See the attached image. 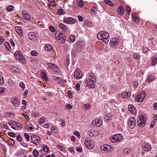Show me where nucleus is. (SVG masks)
I'll return each mask as SVG.
<instances>
[{
	"mask_svg": "<svg viewBox=\"0 0 157 157\" xmlns=\"http://www.w3.org/2000/svg\"><path fill=\"white\" fill-rule=\"evenodd\" d=\"M97 37L98 40H102L105 44L108 43L109 39V33L105 31L99 32L97 34Z\"/></svg>",
	"mask_w": 157,
	"mask_h": 157,
	"instance_id": "1",
	"label": "nucleus"
},
{
	"mask_svg": "<svg viewBox=\"0 0 157 157\" xmlns=\"http://www.w3.org/2000/svg\"><path fill=\"white\" fill-rule=\"evenodd\" d=\"M146 120V118L145 115L143 114L139 115L137 119L138 125L140 127H143L145 124Z\"/></svg>",
	"mask_w": 157,
	"mask_h": 157,
	"instance_id": "2",
	"label": "nucleus"
},
{
	"mask_svg": "<svg viewBox=\"0 0 157 157\" xmlns=\"http://www.w3.org/2000/svg\"><path fill=\"white\" fill-rule=\"evenodd\" d=\"M14 56L17 60L21 61L22 63H26V59L21 51L16 52L14 54Z\"/></svg>",
	"mask_w": 157,
	"mask_h": 157,
	"instance_id": "3",
	"label": "nucleus"
},
{
	"mask_svg": "<svg viewBox=\"0 0 157 157\" xmlns=\"http://www.w3.org/2000/svg\"><path fill=\"white\" fill-rule=\"evenodd\" d=\"M8 124L12 128L15 130H20L22 128V125L20 123L13 121H9Z\"/></svg>",
	"mask_w": 157,
	"mask_h": 157,
	"instance_id": "4",
	"label": "nucleus"
},
{
	"mask_svg": "<svg viewBox=\"0 0 157 157\" xmlns=\"http://www.w3.org/2000/svg\"><path fill=\"white\" fill-rule=\"evenodd\" d=\"M55 37L57 40L61 43H64L66 40V36L62 33H56L55 35Z\"/></svg>",
	"mask_w": 157,
	"mask_h": 157,
	"instance_id": "5",
	"label": "nucleus"
},
{
	"mask_svg": "<svg viewBox=\"0 0 157 157\" xmlns=\"http://www.w3.org/2000/svg\"><path fill=\"white\" fill-rule=\"evenodd\" d=\"M123 139V136L120 134H116L113 135L110 138L112 143H114L121 141Z\"/></svg>",
	"mask_w": 157,
	"mask_h": 157,
	"instance_id": "6",
	"label": "nucleus"
},
{
	"mask_svg": "<svg viewBox=\"0 0 157 157\" xmlns=\"http://www.w3.org/2000/svg\"><path fill=\"white\" fill-rule=\"evenodd\" d=\"M145 96L146 94L145 92H143L136 97V101L138 102H141L144 100Z\"/></svg>",
	"mask_w": 157,
	"mask_h": 157,
	"instance_id": "7",
	"label": "nucleus"
},
{
	"mask_svg": "<svg viewBox=\"0 0 157 157\" xmlns=\"http://www.w3.org/2000/svg\"><path fill=\"white\" fill-rule=\"evenodd\" d=\"M101 149L104 151H113L114 150V148L113 147L109 145L105 144L101 146Z\"/></svg>",
	"mask_w": 157,
	"mask_h": 157,
	"instance_id": "8",
	"label": "nucleus"
},
{
	"mask_svg": "<svg viewBox=\"0 0 157 157\" xmlns=\"http://www.w3.org/2000/svg\"><path fill=\"white\" fill-rule=\"evenodd\" d=\"M22 14L25 19L27 20H29L33 22L34 20V18H31L30 15L29 14L26 10H23L22 12Z\"/></svg>",
	"mask_w": 157,
	"mask_h": 157,
	"instance_id": "9",
	"label": "nucleus"
},
{
	"mask_svg": "<svg viewBox=\"0 0 157 157\" xmlns=\"http://www.w3.org/2000/svg\"><path fill=\"white\" fill-rule=\"evenodd\" d=\"M76 20L75 19L71 17H67L63 19V22L67 24H73L76 23Z\"/></svg>",
	"mask_w": 157,
	"mask_h": 157,
	"instance_id": "10",
	"label": "nucleus"
},
{
	"mask_svg": "<svg viewBox=\"0 0 157 157\" xmlns=\"http://www.w3.org/2000/svg\"><path fill=\"white\" fill-rule=\"evenodd\" d=\"M82 73L80 70L78 69H76L74 72V77L77 79H79L82 78Z\"/></svg>",
	"mask_w": 157,
	"mask_h": 157,
	"instance_id": "11",
	"label": "nucleus"
},
{
	"mask_svg": "<svg viewBox=\"0 0 157 157\" xmlns=\"http://www.w3.org/2000/svg\"><path fill=\"white\" fill-rule=\"evenodd\" d=\"M82 48L76 46L73 49L72 54L73 56H76L80 53Z\"/></svg>",
	"mask_w": 157,
	"mask_h": 157,
	"instance_id": "12",
	"label": "nucleus"
},
{
	"mask_svg": "<svg viewBox=\"0 0 157 157\" xmlns=\"http://www.w3.org/2000/svg\"><path fill=\"white\" fill-rule=\"evenodd\" d=\"M119 43V40L116 38L113 37L111 39L109 42L110 45L112 47L116 46Z\"/></svg>",
	"mask_w": 157,
	"mask_h": 157,
	"instance_id": "13",
	"label": "nucleus"
},
{
	"mask_svg": "<svg viewBox=\"0 0 157 157\" xmlns=\"http://www.w3.org/2000/svg\"><path fill=\"white\" fill-rule=\"evenodd\" d=\"M32 142L36 145H38L40 142L39 137L36 135H33L31 137Z\"/></svg>",
	"mask_w": 157,
	"mask_h": 157,
	"instance_id": "14",
	"label": "nucleus"
},
{
	"mask_svg": "<svg viewBox=\"0 0 157 157\" xmlns=\"http://www.w3.org/2000/svg\"><path fill=\"white\" fill-rule=\"evenodd\" d=\"M128 125L131 128H133L136 126V120L134 117H131L128 121Z\"/></svg>",
	"mask_w": 157,
	"mask_h": 157,
	"instance_id": "15",
	"label": "nucleus"
},
{
	"mask_svg": "<svg viewBox=\"0 0 157 157\" xmlns=\"http://www.w3.org/2000/svg\"><path fill=\"white\" fill-rule=\"evenodd\" d=\"M143 150L145 151H149L151 149V144L145 142L142 145Z\"/></svg>",
	"mask_w": 157,
	"mask_h": 157,
	"instance_id": "16",
	"label": "nucleus"
},
{
	"mask_svg": "<svg viewBox=\"0 0 157 157\" xmlns=\"http://www.w3.org/2000/svg\"><path fill=\"white\" fill-rule=\"evenodd\" d=\"M85 145L86 147L88 149H90L94 147V145L91 141L88 140H86L85 141Z\"/></svg>",
	"mask_w": 157,
	"mask_h": 157,
	"instance_id": "17",
	"label": "nucleus"
},
{
	"mask_svg": "<svg viewBox=\"0 0 157 157\" xmlns=\"http://www.w3.org/2000/svg\"><path fill=\"white\" fill-rule=\"evenodd\" d=\"M28 36L30 40L33 42L37 40V36L36 34L33 32H30L28 34Z\"/></svg>",
	"mask_w": 157,
	"mask_h": 157,
	"instance_id": "18",
	"label": "nucleus"
},
{
	"mask_svg": "<svg viewBox=\"0 0 157 157\" xmlns=\"http://www.w3.org/2000/svg\"><path fill=\"white\" fill-rule=\"evenodd\" d=\"M102 121L101 120L98 119L93 120L92 121V123L93 125H96L98 127L101 126L102 124Z\"/></svg>",
	"mask_w": 157,
	"mask_h": 157,
	"instance_id": "19",
	"label": "nucleus"
},
{
	"mask_svg": "<svg viewBox=\"0 0 157 157\" xmlns=\"http://www.w3.org/2000/svg\"><path fill=\"white\" fill-rule=\"evenodd\" d=\"M86 80L88 81H96V78L93 73H89L87 76Z\"/></svg>",
	"mask_w": 157,
	"mask_h": 157,
	"instance_id": "20",
	"label": "nucleus"
},
{
	"mask_svg": "<svg viewBox=\"0 0 157 157\" xmlns=\"http://www.w3.org/2000/svg\"><path fill=\"white\" fill-rule=\"evenodd\" d=\"M128 109L130 113L133 115H135L136 113V110L135 109L134 106L132 104H129L128 106Z\"/></svg>",
	"mask_w": 157,
	"mask_h": 157,
	"instance_id": "21",
	"label": "nucleus"
},
{
	"mask_svg": "<svg viewBox=\"0 0 157 157\" xmlns=\"http://www.w3.org/2000/svg\"><path fill=\"white\" fill-rule=\"evenodd\" d=\"M96 81H88V80H86L87 86L89 88H94L95 86L94 82Z\"/></svg>",
	"mask_w": 157,
	"mask_h": 157,
	"instance_id": "22",
	"label": "nucleus"
},
{
	"mask_svg": "<svg viewBox=\"0 0 157 157\" xmlns=\"http://www.w3.org/2000/svg\"><path fill=\"white\" fill-rule=\"evenodd\" d=\"M12 102L13 105L15 107H18L19 105L20 101L17 98H13L12 99Z\"/></svg>",
	"mask_w": 157,
	"mask_h": 157,
	"instance_id": "23",
	"label": "nucleus"
},
{
	"mask_svg": "<svg viewBox=\"0 0 157 157\" xmlns=\"http://www.w3.org/2000/svg\"><path fill=\"white\" fill-rule=\"evenodd\" d=\"M15 30L20 37H23V32H22L21 28L20 27H15Z\"/></svg>",
	"mask_w": 157,
	"mask_h": 157,
	"instance_id": "24",
	"label": "nucleus"
},
{
	"mask_svg": "<svg viewBox=\"0 0 157 157\" xmlns=\"http://www.w3.org/2000/svg\"><path fill=\"white\" fill-rule=\"evenodd\" d=\"M117 12L118 13L121 15H123L124 13V10L123 6L122 5H120L118 8Z\"/></svg>",
	"mask_w": 157,
	"mask_h": 157,
	"instance_id": "25",
	"label": "nucleus"
},
{
	"mask_svg": "<svg viewBox=\"0 0 157 157\" xmlns=\"http://www.w3.org/2000/svg\"><path fill=\"white\" fill-rule=\"evenodd\" d=\"M54 79L57 82L58 84H63L64 82L63 79L59 77L55 76L54 77Z\"/></svg>",
	"mask_w": 157,
	"mask_h": 157,
	"instance_id": "26",
	"label": "nucleus"
},
{
	"mask_svg": "<svg viewBox=\"0 0 157 157\" xmlns=\"http://www.w3.org/2000/svg\"><path fill=\"white\" fill-rule=\"evenodd\" d=\"M131 93L129 92L126 91L123 92L122 94V97L123 98H129L131 96Z\"/></svg>",
	"mask_w": 157,
	"mask_h": 157,
	"instance_id": "27",
	"label": "nucleus"
},
{
	"mask_svg": "<svg viewBox=\"0 0 157 157\" xmlns=\"http://www.w3.org/2000/svg\"><path fill=\"white\" fill-rule=\"evenodd\" d=\"M84 42L82 40H78L76 44V45L78 47L82 48L84 47Z\"/></svg>",
	"mask_w": 157,
	"mask_h": 157,
	"instance_id": "28",
	"label": "nucleus"
},
{
	"mask_svg": "<svg viewBox=\"0 0 157 157\" xmlns=\"http://www.w3.org/2000/svg\"><path fill=\"white\" fill-rule=\"evenodd\" d=\"M155 79V77L153 75H149L147 79V80L149 82H151Z\"/></svg>",
	"mask_w": 157,
	"mask_h": 157,
	"instance_id": "29",
	"label": "nucleus"
},
{
	"mask_svg": "<svg viewBox=\"0 0 157 157\" xmlns=\"http://www.w3.org/2000/svg\"><path fill=\"white\" fill-rule=\"evenodd\" d=\"M53 46L49 44H46L45 46V50L47 51H51L53 49Z\"/></svg>",
	"mask_w": 157,
	"mask_h": 157,
	"instance_id": "30",
	"label": "nucleus"
},
{
	"mask_svg": "<svg viewBox=\"0 0 157 157\" xmlns=\"http://www.w3.org/2000/svg\"><path fill=\"white\" fill-rule=\"evenodd\" d=\"M11 70L13 73L15 74H19L20 72V69L17 67H13L11 68Z\"/></svg>",
	"mask_w": 157,
	"mask_h": 157,
	"instance_id": "31",
	"label": "nucleus"
},
{
	"mask_svg": "<svg viewBox=\"0 0 157 157\" xmlns=\"http://www.w3.org/2000/svg\"><path fill=\"white\" fill-rule=\"evenodd\" d=\"M157 63V56H153L151 58V65L152 66L155 65Z\"/></svg>",
	"mask_w": 157,
	"mask_h": 157,
	"instance_id": "32",
	"label": "nucleus"
},
{
	"mask_svg": "<svg viewBox=\"0 0 157 157\" xmlns=\"http://www.w3.org/2000/svg\"><path fill=\"white\" fill-rule=\"evenodd\" d=\"M59 28L63 31L66 32L67 31V28L65 25L63 23H60L59 24Z\"/></svg>",
	"mask_w": 157,
	"mask_h": 157,
	"instance_id": "33",
	"label": "nucleus"
},
{
	"mask_svg": "<svg viewBox=\"0 0 157 157\" xmlns=\"http://www.w3.org/2000/svg\"><path fill=\"white\" fill-rule=\"evenodd\" d=\"M48 5L49 7L53 6H55V3L54 0H48Z\"/></svg>",
	"mask_w": 157,
	"mask_h": 157,
	"instance_id": "34",
	"label": "nucleus"
},
{
	"mask_svg": "<svg viewBox=\"0 0 157 157\" xmlns=\"http://www.w3.org/2000/svg\"><path fill=\"white\" fill-rule=\"evenodd\" d=\"M98 10V8L97 6H94L91 9V12L94 14H95L97 13V12Z\"/></svg>",
	"mask_w": 157,
	"mask_h": 157,
	"instance_id": "35",
	"label": "nucleus"
},
{
	"mask_svg": "<svg viewBox=\"0 0 157 157\" xmlns=\"http://www.w3.org/2000/svg\"><path fill=\"white\" fill-rule=\"evenodd\" d=\"M133 20L136 22H139V20L137 16L135 14H133L132 16Z\"/></svg>",
	"mask_w": 157,
	"mask_h": 157,
	"instance_id": "36",
	"label": "nucleus"
},
{
	"mask_svg": "<svg viewBox=\"0 0 157 157\" xmlns=\"http://www.w3.org/2000/svg\"><path fill=\"white\" fill-rule=\"evenodd\" d=\"M33 155L35 157H37L39 155V152L36 149H34L33 152Z\"/></svg>",
	"mask_w": 157,
	"mask_h": 157,
	"instance_id": "37",
	"label": "nucleus"
},
{
	"mask_svg": "<svg viewBox=\"0 0 157 157\" xmlns=\"http://www.w3.org/2000/svg\"><path fill=\"white\" fill-rule=\"evenodd\" d=\"M47 64L48 65V68H50L52 70L53 69V68H54V67L56 65L55 64L50 63H48Z\"/></svg>",
	"mask_w": 157,
	"mask_h": 157,
	"instance_id": "38",
	"label": "nucleus"
},
{
	"mask_svg": "<svg viewBox=\"0 0 157 157\" xmlns=\"http://www.w3.org/2000/svg\"><path fill=\"white\" fill-rule=\"evenodd\" d=\"M105 3L111 6H114V4L113 2L110 0H104Z\"/></svg>",
	"mask_w": 157,
	"mask_h": 157,
	"instance_id": "39",
	"label": "nucleus"
},
{
	"mask_svg": "<svg viewBox=\"0 0 157 157\" xmlns=\"http://www.w3.org/2000/svg\"><path fill=\"white\" fill-rule=\"evenodd\" d=\"M57 12V14L59 15H63L65 13V12L62 9H58Z\"/></svg>",
	"mask_w": 157,
	"mask_h": 157,
	"instance_id": "40",
	"label": "nucleus"
},
{
	"mask_svg": "<svg viewBox=\"0 0 157 157\" xmlns=\"http://www.w3.org/2000/svg\"><path fill=\"white\" fill-rule=\"evenodd\" d=\"M4 45L6 47V49L7 50H10L11 49L10 46V44L8 42H5Z\"/></svg>",
	"mask_w": 157,
	"mask_h": 157,
	"instance_id": "41",
	"label": "nucleus"
},
{
	"mask_svg": "<svg viewBox=\"0 0 157 157\" xmlns=\"http://www.w3.org/2000/svg\"><path fill=\"white\" fill-rule=\"evenodd\" d=\"M133 56L134 58L136 59H139L140 57V55L137 53H134L133 54Z\"/></svg>",
	"mask_w": 157,
	"mask_h": 157,
	"instance_id": "42",
	"label": "nucleus"
},
{
	"mask_svg": "<svg viewBox=\"0 0 157 157\" xmlns=\"http://www.w3.org/2000/svg\"><path fill=\"white\" fill-rule=\"evenodd\" d=\"M69 39L70 42H73L75 40V37L74 35H71L69 36Z\"/></svg>",
	"mask_w": 157,
	"mask_h": 157,
	"instance_id": "43",
	"label": "nucleus"
},
{
	"mask_svg": "<svg viewBox=\"0 0 157 157\" xmlns=\"http://www.w3.org/2000/svg\"><path fill=\"white\" fill-rule=\"evenodd\" d=\"M52 69V71L55 72V73H58L59 71V69L57 66L56 65H55V66L54 67V68H53Z\"/></svg>",
	"mask_w": 157,
	"mask_h": 157,
	"instance_id": "44",
	"label": "nucleus"
},
{
	"mask_svg": "<svg viewBox=\"0 0 157 157\" xmlns=\"http://www.w3.org/2000/svg\"><path fill=\"white\" fill-rule=\"evenodd\" d=\"M31 55L34 56H37L38 53L36 51H32L30 52Z\"/></svg>",
	"mask_w": 157,
	"mask_h": 157,
	"instance_id": "45",
	"label": "nucleus"
},
{
	"mask_svg": "<svg viewBox=\"0 0 157 157\" xmlns=\"http://www.w3.org/2000/svg\"><path fill=\"white\" fill-rule=\"evenodd\" d=\"M6 116L7 117H14V115L13 114H12L10 112H8L6 113Z\"/></svg>",
	"mask_w": 157,
	"mask_h": 157,
	"instance_id": "46",
	"label": "nucleus"
},
{
	"mask_svg": "<svg viewBox=\"0 0 157 157\" xmlns=\"http://www.w3.org/2000/svg\"><path fill=\"white\" fill-rule=\"evenodd\" d=\"M84 109L86 110H88L90 108V105L88 104H86L84 106Z\"/></svg>",
	"mask_w": 157,
	"mask_h": 157,
	"instance_id": "47",
	"label": "nucleus"
},
{
	"mask_svg": "<svg viewBox=\"0 0 157 157\" xmlns=\"http://www.w3.org/2000/svg\"><path fill=\"white\" fill-rule=\"evenodd\" d=\"M7 10L8 11H11L13 10L14 7L13 6H9L7 7Z\"/></svg>",
	"mask_w": 157,
	"mask_h": 157,
	"instance_id": "48",
	"label": "nucleus"
},
{
	"mask_svg": "<svg viewBox=\"0 0 157 157\" xmlns=\"http://www.w3.org/2000/svg\"><path fill=\"white\" fill-rule=\"evenodd\" d=\"M8 83L10 86H12L14 84V82L11 79H9L8 80Z\"/></svg>",
	"mask_w": 157,
	"mask_h": 157,
	"instance_id": "49",
	"label": "nucleus"
},
{
	"mask_svg": "<svg viewBox=\"0 0 157 157\" xmlns=\"http://www.w3.org/2000/svg\"><path fill=\"white\" fill-rule=\"evenodd\" d=\"M45 121V118L44 117H42L40 118L39 120V123L41 124L44 123Z\"/></svg>",
	"mask_w": 157,
	"mask_h": 157,
	"instance_id": "50",
	"label": "nucleus"
},
{
	"mask_svg": "<svg viewBox=\"0 0 157 157\" xmlns=\"http://www.w3.org/2000/svg\"><path fill=\"white\" fill-rule=\"evenodd\" d=\"M125 10L126 11L128 12L127 13L129 15L131 12V9L129 6H126L125 7Z\"/></svg>",
	"mask_w": 157,
	"mask_h": 157,
	"instance_id": "51",
	"label": "nucleus"
},
{
	"mask_svg": "<svg viewBox=\"0 0 157 157\" xmlns=\"http://www.w3.org/2000/svg\"><path fill=\"white\" fill-rule=\"evenodd\" d=\"M130 150L129 149H126L124 151V154L125 155H128L130 153Z\"/></svg>",
	"mask_w": 157,
	"mask_h": 157,
	"instance_id": "52",
	"label": "nucleus"
},
{
	"mask_svg": "<svg viewBox=\"0 0 157 157\" xmlns=\"http://www.w3.org/2000/svg\"><path fill=\"white\" fill-rule=\"evenodd\" d=\"M19 86L23 89V90H24L25 89V86L24 83L23 82H20L19 83Z\"/></svg>",
	"mask_w": 157,
	"mask_h": 157,
	"instance_id": "53",
	"label": "nucleus"
},
{
	"mask_svg": "<svg viewBox=\"0 0 157 157\" xmlns=\"http://www.w3.org/2000/svg\"><path fill=\"white\" fill-rule=\"evenodd\" d=\"M8 135L9 136L13 137V138L15 137H16V134L14 132H9L8 133Z\"/></svg>",
	"mask_w": 157,
	"mask_h": 157,
	"instance_id": "54",
	"label": "nucleus"
},
{
	"mask_svg": "<svg viewBox=\"0 0 157 157\" xmlns=\"http://www.w3.org/2000/svg\"><path fill=\"white\" fill-rule=\"evenodd\" d=\"M43 150L46 152H48L49 151V149L47 145H45L43 147Z\"/></svg>",
	"mask_w": 157,
	"mask_h": 157,
	"instance_id": "55",
	"label": "nucleus"
},
{
	"mask_svg": "<svg viewBox=\"0 0 157 157\" xmlns=\"http://www.w3.org/2000/svg\"><path fill=\"white\" fill-rule=\"evenodd\" d=\"M24 136L25 139L27 140V141H29V135L27 133H25L24 134Z\"/></svg>",
	"mask_w": 157,
	"mask_h": 157,
	"instance_id": "56",
	"label": "nucleus"
},
{
	"mask_svg": "<svg viewBox=\"0 0 157 157\" xmlns=\"http://www.w3.org/2000/svg\"><path fill=\"white\" fill-rule=\"evenodd\" d=\"M4 40V38L2 36H0V45H2L3 44Z\"/></svg>",
	"mask_w": 157,
	"mask_h": 157,
	"instance_id": "57",
	"label": "nucleus"
},
{
	"mask_svg": "<svg viewBox=\"0 0 157 157\" xmlns=\"http://www.w3.org/2000/svg\"><path fill=\"white\" fill-rule=\"evenodd\" d=\"M66 107L67 108L68 110H70L72 108V105L69 104H66Z\"/></svg>",
	"mask_w": 157,
	"mask_h": 157,
	"instance_id": "58",
	"label": "nucleus"
},
{
	"mask_svg": "<svg viewBox=\"0 0 157 157\" xmlns=\"http://www.w3.org/2000/svg\"><path fill=\"white\" fill-rule=\"evenodd\" d=\"M104 119L106 121H108L110 119L109 115V114H106L104 116Z\"/></svg>",
	"mask_w": 157,
	"mask_h": 157,
	"instance_id": "59",
	"label": "nucleus"
},
{
	"mask_svg": "<svg viewBox=\"0 0 157 157\" xmlns=\"http://www.w3.org/2000/svg\"><path fill=\"white\" fill-rule=\"evenodd\" d=\"M49 29L50 30V31L52 32H55L56 31L55 28L52 26L51 25L49 26Z\"/></svg>",
	"mask_w": 157,
	"mask_h": 157,
	"instance_id": "60",
	"label": "nucleus"
},
{
	"mask_svg": "<svg viewBox=\"0 0 157 157\" xmlns=\"http://www.w3.org/2000/svg\"><path fill=\"white\" fill-rule=\"evenodd\" d=\"M73 133L75 135L77 136L78 137H80V134L79 132H78L77 131H74L73 132Z\"/></svg>",
	"mask_w": 157,
	"mask_h": 157,
	"instance_id": "61",
	"label": "nucleus"
},
{
	"mask_svg": "<svg viewBox=\"0 0 157 157\" xmlns=\"http://www.w3.org/2000/svg\"><path fill=\"white\" fill-rule=\"evenodd\" d=\"M0 125L1 127L2 128H5L7 130L9 129V127L5 124H1Z\"/></svg>",
	"mask_w": 157,
	"mask_h": 157,
	"instance_id": "62",
	"label": "nucleus"
},
{
	"mask_svg": "<svg viewBox=\"0 0 157 157\" xmlns=\"http://www.w3.org/2000/svg\"><path fill=\"white\" fill-rule=\"evenodd\" d=\"M80 85L79 84L77 83L75 86V88L77 90H79L80 89Z\"/></svg>",
	"mask_w": 157,
	"mask_h": 157,
	"instance_id": "63",
	"label": "nucleus"
},
{
	"mask_svg": "<svg viewBox=\"0 0 157 157\" xmlns=\"http://www.w3.org/2000/svg\"><path fill=\"white\" fill-rule=\"evenodd\" d=\"M76 150L77 151L81 152L82 151V148L80 147H78L76 148Z\"/></svg>",
	"mask_w": 157,
	"mask_h": 157,
	"instance_id": "64",
	"label": "nucleus"
}]
</instances>
